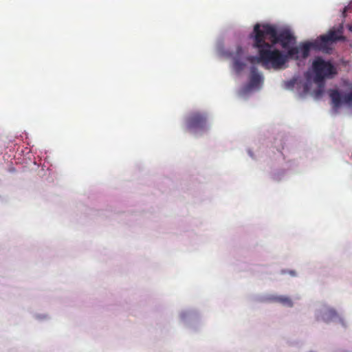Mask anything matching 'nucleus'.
<instances>
[{
	"label": "nucleus",
	"mask_w": 352,
	"mask_h": 352,
	"mask_svg": "<svg viewBox=\"0 0 352 352\" xmlns=\"http://www.w3.org/2000/svg\"><path fill=\"white\" fill-rule=\"evenodd\" d=\"M346 11V8H344V12Z\"/></svg>",
	"instance_id": "14"
},
{
	"label": "nucleus",
	"mask_w": 352,
	"mask_h": 352,
	"mask_svg": "<svg viewBox=\"0 0 352 352\" xmlns=\"http://www.w3.org/2000/svg\"><path fill=\"white\" fill-rule=\"evenodd\" d=\"M307 89H308V87H307V85H306L305 86V91H307Z\"/></svg>",
	"instance_id": "13"
},
{
	"label": "nucleus",
	"mask_w": 352,
	"mask_h": 352,
	"mask_svg": "<svg viewBox=\"0 0 352 352\" xmlns=\"http://www.w3.org/2000/svg\"><path fill=\"white\" fill-rule=\"evenodd\" d=\"M315 74L314 82H322L327 78H331L337 74L336 67L329 62L325 61L320 57H317L312 63Z\"/></svg>",
	"instance_id": "4"
},
{
	"label": "nucleus",
	"mask_w": 352,
	"mask_h": 352,
	"mask_svg": "<svg viewBox=\"0 0 352 352\" xmlns=\"http://www.w3.org/2000/svg\"><path fill=\"white\" fill-rule=\"evenodd\" d=\"M260 32L263 39L265 40L266 37L270 36L271 44L275 45L280 43L283 49L287 50L291 48L289 45L296 41L295 37L289 30L285 29L278 32L274 26L269 24L261 25Z\"/></svg>",
	"instance_id": "3"
},
{
	"label": "nucleus",
	"mask_w": 352,
	"mask_h": 352,
	"mask_svg": "<svg viewBox=\"0 0 352 352\" xmlns=\"http://www.w3.org/2000/svg\"><path fill=\"white\" fill-rule=\"evenodd\" d=\"M186 129L192 133L203 132L208 129L207 116L199 111L190 113L185 120Z\"/></svg>",
	"instance_id": "5"
},
{
	"label": "nucleus",
	"mask_w": 352,
	"mask_h": 352,
	"mask_svg": "<svg viewBox=\"0 0 352 352\" xmlns=\"http://www.w3.org/2000/svg\"><path fill=\"white\" fill-rule=\"evenodd\" d=\"M329 94L334 109L337 110L343 104L352 105V91L342 96L338 90L330 89Z\"/></svg>",
	"instance_id": "6"
},
{
	"label": "nucleus",
	"mask_w": 352,
	"mask_h": 352,
	"mask_svg": "<svg viewBox=\"0 0 352 352\" xmlns=\"http://www.w3.org/2000/svg\"><path fill=\"white\" fill-rule=\"evenodd\" d=\"M318 85V88L314 91V96L316 98H318L324 93V82L322 81V82H316Z\"/></svg>",
	"instance_id": "10"
},
{
	"label": "nucleus",
	"mask_w": 352,
	"mask_h": 352,
	"mask_svg": "<svg viewBox=\"0 0 352 352\" xmlns=\"http://www.w3.org/2000/svg\"><path fill=\"white\" fill-rule=\"evenodd\" d=\"M245 64L240 60H235L234 63V67L237 72H240L245 67Z\"/></svg>",
	"instance_id": "11"
},
{
	"label": "nucleus",
	"mask_w": 352,
	"mask_h": 352,
	"mask_svg": "<svg viewBox=\"0 0 352 352\" xmlns=\"http://www.w3.org/2000/svg\"><path fill=\"white\" fill-rule=\"evenodd\" d=\"M337 313L335 310L332 309H329L325 311V313L323 315V318L325 321L328 322L335 317L337 316Z\"/></svg>",
	"instance_id": "9"
},
{
	"label": "nucleus",
	"mask_w": 352,
	"mask_h": 352,
	"mask_svg": "<svg viewBox=\"0 0 352 352\" xmlns=\"http://www.w3.org/2000/svg\"><path fill=\"white\" fill-rule=\"evenodd\" d=\"M262 80V76L258 73L257 68L252 66L250 69V87L252 88L258 87Z\"/></svg>",
	"instance_id": "7"
},
{
	"label": "nucleus",
	"mask_w": 352,
	"mask_h": 352,
	"mask_svg": "<svg viewBox=\"0 0 352 352\" xmlns=\"http://www.w3.org/2000/svg\"><path fill=\"white\" fill-rule=\"evenodd\" d=\"M289 274H290L291 275H292V276H295V275H296V273H295V272H294V271H290V272H289Z\"/></svg>",
	"instance_id": "12"
},
{
	"label": "nucleus",
	"mask_w": 352,
	"mask_h": 352,
	"mask_svg": "<svg viewBox=\"0 0 352 352\" xmlns=\"http://www.w3.org/2000/svg\"><path fill=\"white\" fill-rule=\"evenodd\" d=\"M342 28L338 30H331L327 34L320 36L318 39L315 40L314 42H306L302 43L299 47V58H306L309 54L311 48L316 50H324L327 48L330 43L340 40H344V37L342 36Z\"/></svg>",
	"instance_id": "2"
},
{
	"label": "nucleus",
	"mask_w": 352,
	"mask_h": 352,
	"mask_svg": "<svg viewBox=\"0 0 352 352\" xmlns=\"http://www.w3.org/2000/svg\"><path fill=\"white\" fill-rule=\"evenodd\" d=\"M270 302H278L288 307H292L293 302L290 298L286 296H272L267 298Z\"/></svg>",
	"instance_id": "8"
},
{
	"label": "nucleus",
	"mask_w": 352,
	"mask_h": 352,
	"mask_svg": "<svg viewBox=\"0 0 352 352\" xmlns=\"http://www.w3.org/2000/svg\"><path fill=\"white\" fill-rule=\"evenodd\" d=\"M261 25L256 23L254 27V47L258 49V56H250L247 60L252 64L261 63L267 69L275 70L285 67L289 58L298 60L299 48L292 47L286 54L274 48V45L267 43L260 32Z\"/></svg>",
	"instance_id": "1"
}]
</instances>
